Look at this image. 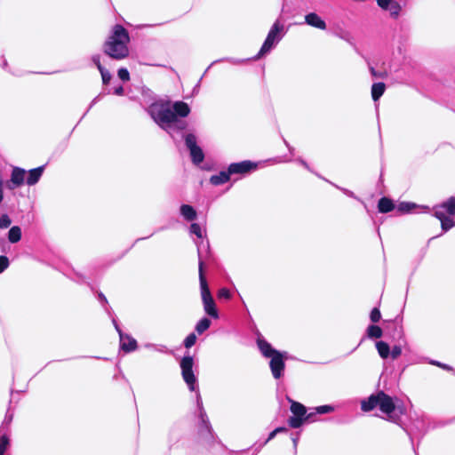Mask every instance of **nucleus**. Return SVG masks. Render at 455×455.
Wrapping results in <instances>:
<instances>
[{"label":"nucleus","mask_w":455,"mask_h":455,"mask_svg":"<svg viewBox=\"0 0 455 455\" xmlns=\"http://www.w3.org/2000/svg\"><path fill=\"white\" fill-rule=\"evenodd\" d=\"M199 282H200L201 296H202L203 302L208 301V300H212L213 298L212 296L206 277L204 275V262L202 260L199 261Z\"/></svg>","instance_id":"obj_12"},{"label":"nucleus","mask_w":455,"mask_h":455,"mask_svg":"<svg viewBox=\"0 0 455 455\" xmlns=\"http://www.w3.org/2000/svg\"><path fill=\"white\" fill-rule=\"evenodd\" d=\"M211 326V320L204 317L202 318L196 325V331L198 334H203L205 331H207Z\"/></svg>","instance_id":"obj_28"},{"label":"nucleus","mask_w":455,"mask_h":455,"mask_svg":"<svg viewBox=\"0 0 455 455\" xmlns=\"http://www.w3.org/2000/svg\"><path fill=\"white\" fill-rule=\"evenodd\" d=\"M218 297L220 299H230L231 293L230 291L228 288H221L218 291Z\"/></svg>","instance_id":"obj_41"},{"label":"nucleus","mask_w":455,"mask_h":455,"mask_svg":"<svg viewBox=\"0 0 455 455\" xmlns=\"http://www.w3.org/2000/svg\"><path fill=\"white\" fill-rule=\"evenodd\" d=\"M382 335V329L378 325L372 324L367 328V336L371 339H379Z\"/></svg>","instance_id":"obj_27"},{"label":"nucleus","mask_w":455,"mask_h":455,"mask_svg":"<svg viewBox=\"0 0 455 455\" xmlns=\"http://www.w3.org/2000/svg\"><path fill=\"white\" fill-rule=\"evenodd\" d=\"M180 214L188 221H192L197 217L196 211L189 204L180 206Z\"/></svg>","instance_id":"obj_22"},{"label":"nucleus","mask_w":455,"mask_h":455,"mask_svg":"<svg viewBox=\"0 0 455 455\" xmlns=\"http://www.w3.org/2000/svg\"><path fill=\"white\" fill-rule=\"evenodd\" d=\"M276 435V432L274 430L272 431L270 434H269V436H268V439L267 440H270L272 438L275 437V435Z\"/></svg>","instance_id":"obj_51"},{"label":"nucleus","mask_w":455,"mask_h":455,"mask_svg":"<svg viewBox=\"0 0 455 455\" xmlns=\"http://www.w3.org/2000/svg\"><path fill=\"white\" fill-rule=\"evenodd\" d=\"M386 90V84L382 82L375 83L371 86V98L374 101L379 100V98L384 94Z\"/></svg>","instance_id":"obj_23"},{"label":"nucleus","mask_w":455,"mask_h":455,"mask_svg":"<svg viewBox=\"0 0 455 455\" xmlns=\"http://www.w3.org/2000/svg\"><path fill=\"white\" fill-rule=\"evenodd\" d=\"M190 114V108L184 101H176L172 108L169 103H162L152 107V116L158 124H172L177 130H184L187 127L185 121L178 117H186Z\"/></svg>","instance_id":"obj_1"},{"label":"nucleus","mask_w":455,"mask_h":455,"mask_svg":"<svg viewBox=\"0 0 455 455\" xmlns=\"http://www.w3.org/2000/svg\"><path fill=\"white\" fill-rule=\"evenodd\" d=\"M4 199V192H3V181L0 180V204L3 202Z\"/></svg>","instance_id":"obj_47"},{"label":"nucleus","mask_w":455,"mask_h":455,"mask_svg":"<svg viewBox=\"0 0 455 455\" xmlns=\"http://www.w3.org/2000/svg\"><path fill=\"white\" fill-rule=\"evenodd\" d=\"M387 10H389L391 16L397 18L401 12V5L397 2L393 1Z\"/></svg>","instance_id":"obj_30"},{"label":"nucleus","mask_w":455,"mask_h":455,"mask_svg":"<svg viewBox=\"0 0 455 455\" xmlns=\"http://www.w3.org/2000/svg\"><path fill=\"white\" fill-rule=\"evenodd\" d=\"M402 354V348L399 346L393 347L392 350H390V355L393 359H396Z\"/></svg>","instance_id":"obj_42"},{"label":"nucleus","mask_w":455,"mask_h":455,"mask_svg":"<svg viewBox=\"0 0 455 455\" xmlns=\"http://www.w3.org/2000/svg\"><path fill=\"white\" fill-rule=\"evenodd\" d=\"M99 298H100L101 300H103V301H105V302H108V300H107L106 297L104 296V294H103L102 292H100V293H99Z\"/></svg>","instance_id":"obj_49"},{"label":"nucleus","mask_w":455,"mask_h":455,"mask_svg":"<svg viewBox=\"0 0 455 455\" xmlns=\"http://www.w3.org/2000/svg\"><path fill=\"white\" fill-rule=\"evenodd\" d=\"M394 0H377L378 5L383 10H387Z\"/></svg>","instance_id":"obj_43"},{"label":"nucleus","mask_w":455,"mask_h":455,"mask_svg":"<svg viewBox=\"0 0 455 455\" xmlns=\"http://www.w3.org/2000/svg\"><path fill=\"white\" fill-rule=\"evenodd\" d=\"M26 172L20 167H13L11 174V182L15 187H20L24 184Z\"/></svg>","instance_id":"obj_17"},{"label":"nucleus","mask_w":455,"mask_h":455,"mask_svg":"<svg viewBox=\"0 0 455 455\" xmlns=\"http://www.w3.org/2000/svg\"><path fill=\"white\" fill-rule=\"evenodd\" d=\"M257 168V164L250 160H244L239 163L229 164V173L232 174H246Z\"/></svg>","instance_id":"obj_9"},{"label":"nucleus","mask_w":455,"mask_h":455,"mask_svg":"<svg viewBox=\"0 0 455 455\" xmlns=\"http://www.w3.org/2000/svg\"><path fill=\"white\" fill-rule=\"evenodd\" d=\"M257 345L262 355L267 358H270L279 352L273 348L271 344L262 338L257 339Z\"/></svg>","instance_id":"obj_15"},{"label":"nucleus","mask_w":455,"mask_h":455,"mask_svg":"<svg viewBox=\"0 0 455 455\" xmlns=\"http://www.w3.org/2000/svg\"><path fill=\"white\" fill-rule=\"evenodd\" d=\"M9 266V259L6 256H0V273L4 272Z\"/></svg>","instance_id":"obj_40"},{"label":"nucleus","mask_w":455,"mask_h":455,"mask_svg":"<svg viewBox=\"0 0 455 455\" xmlns=\"http://www.w3.org/2000/svg\"><path fill=\"white\" fill-rule=\"evenodd\" d=\"M269 366L275 379H279L283 375L285 368L283 355L279 351L277 354L270 357Z\"/></svg>","instance_id":"obj_10"},{"label":"nucleus","mask_w":455,"mask_h":455,"mask_svg":"<svg viewBox=\"0 0 455 455\" xmlns=\"http://www.w3.org/2000/svg\"><path fill=\"white\" fill-rule=\"evenodd\" d=\"M435 217L440 220L443 231H448L455 225L454 221L441 210H435Z\"/></svg>","instance_id":"obj_16"},{"label":"nucleus","mask_w":455,"mask_h":455,"mask_svg":"<svg viewBox=\"0 0 455 455\" xmlns=\"http://www.w3.org/2000/svg\"><path fill=\"white\" fill-rule=\"evenodd\" d=\"M196 335L192 332L184 340V346L186 348L192 347L196 342Z\"/></svg>","instance_id":"obj_32"},{"label":"nucleus","mask_w":455,"mask_h":455,"mask_svg":"<svg viewBox=\"0 0 455 455\" xmlns=\"http://www.w3.org/2000/svg\"><path fill=\"white\" fill-rule=\"evenodd\" d=\"M194 359L191 355L184 356L180 361L181 375L191 391L195 390L196 376L193 371Z\"/></svg>","instance_id":"obj_7"},{"label":"nucleus","mask_w":455,"mask_h":455,"mask_svg":"<svg viewBox=\"0 0 455 455\" xmlns=\"http://www.w3.org/2000/svg\"><path fill=\"white\" fill-rule=\"evenodd\" d=\"M379 408L381 412L391 416L395 411V403L393 398L386 394L384 391L379 390L376 394L371 395L366 400L361 402V410L368 412L375 408Z\"/></svg>","instance_id":"obj_4"},{"label":"nucleus","mask_w":455,"mask_h":455,"mask_svg":"<svg viewBox=\"0 0 455 455\" xmlns=\"http://www.w3.org/2000/svg\"><path fill=\"white\" fill-rule=\"evenodd\" d=\"M431 364L433 365H435V366H438L445 371H452V367H451L450 365H447V364H444V363H442L440 362H436V361H431L430 362Z\"/></svg>","instance_id":"obj_44"},{"label":"nucleus","mask_w":455,"mask_h":455,"mask_svg":"<svg viewBox=\"0 0 455 455\" xmlns=\"http://www.w3.org/2000/svg\"><path fill=\"white\" fill-rule=\"evenodd\" d=\"M190 232L196 235L198 238L203 237L202 228L198 223H192L190 225Z\"/></svg>","instance_id":"obj_33"},{"label":"nucleus","mask_w":455,"mask_h":455,"mask_svg":"<svg viewBox=\"0 0 455 455\" xmlns=\"http://www.w3.org/2000/svg\"><path fill=\"white\" fill-rule=\"evenodd\" d=\"M12 220L7 214H3L0 217V228H7L10 227Z\"/></svg>","instance_id":"obj_36"},{"label":"nucleus","mask_w":455,"mask_h":455,"mask_svg":"<svg viewBox=\"0 0 455 455\" xmlns=\"http://www.w3.org/2000/svg\"><path fill=\"white\" fill-rule=\"evenodd\" d=\"M120 347L125 353H130L137 349V340L127 334L120 333Z\"/></svg>","instance_id":"obj_13"},{"label":"nucleus","mask_w":455,"mask_h":455,"mask_svg":"<svg viewBox=\"0 0 455 455\" xmlns=\"http://www.w3.org/2000/svg\"><path fill=\"white\" fill-rule=\"evenodd\" d=\"M205 313L214 319L219 318V313L214 299L203 302Z\"/></svg>","instance_id":"obj_24"},{"label":"nucleus","mask_w":455,"mask_h":455,"mask_svg":"<svg viewBox=\"0 0 455 455\" xmlns=\"http://www.w3.org/2000/svg\"><path fill=\"white\" fill-rule=\"evenodd\" d=\"M370 72L374 77H379V78H386L387 77V72L386 70L384 71H377L373 67H370Z\"/></svg>","instance_id":"obj_38"},{"label":"nucleus","mask_w":455,"mask_h":455,"mask_svg":"<svg viewBox=\"0 0 455 455\" xmlns=\"http://www.w3.org/2000/svg\"><path fill=\"white\" fill-rule=\"evenodd\" d=\"M286 430H287V429H286L285 427H277V428H275V431L276 432V434H277V433H279V432H284V431H286Z\"/></svg>","instance_id":"obj_50"},{"label":"nucleus","mask_w":455,"mask_h":455,"mask_svg":"<svg viewBox=\"0 0 455 455\" xmlns=\"http://www.w3.org/2000/svg\"><path fill=\"white\" fill-rule=\"evenodd\" d=\"M395 206L393 202L388 197H381L378 202V211L381 213H387L395 210Z\"/></svg>","instance_id":"obj_20"},{"label":"nucleus","mask_w":455,"mask_h":455,"mask_svg":"<svg viewBox=\"0 0 455 455\" xmlns=\"http://www.w3.org/2000/svg\"><path fill=\"white\" fill-rule=\"evenodd\" d=\"M92 61L93 63L96 65L97 68L99 69V71L104 69L105 68L101 65V62H100V58L99 55H94L92 57Z\"/></svg>","instance_id":"obj_45"},{"label":"nucleus","mask_w":455,"mask_h":455,"mask_svg":"<svg viewBox=\"0 0 455 455\" xmlns=\"http://www.w3.org/2000/svg\"><path fill=\"white\" fill-rule=\"evenodd\" d=\"M117 75H118V77L124 81V82H127L130 80V73L129 71L124 68H122L120 69H118V72H117Z\"/></svg>","instance_id":"obj_37"},{"label":"nucleus","mask_w":455,"mask_h":455,"mask_svg":"<svg viewBox=\"0 0 455 455\" xmlns=\"http://www.w3.org/2000/svg\"><path fill=\"white\" fill-rule=\"evenodd\" d=\"M283 26L279 21H275L270 28L259 53L254 57V60H259L272 49L275 41L281 38L280 34L283 32Z\"/></svg>","instance_id":"obj_5"},{"label":"nucleus","mask_w":455,"mask_h":455,"mask_svg":"<svg viewBox=\"0 0 455 455\" xmlns=\"http://www.w3.org/2000/svg\"><path fill=\"white\" fill-rule=\"evenodd\" d=\"M44 171V165L29 170L28 175V178L26 180L27 184L28 186H33V185L36 184L39 181L41 176L43 175Z\"/></svg>","instance_id":"obj_18"},{"label":"nucleus","mask_w":455,"mask_h":455,"mask_svg":"<svg viewBox=\"0 0 455 455\" xmlns=\"http://www.w3.org/2000/svg\"><path fill=\"white\" fill-rule=\"evenodd\" d=\"M230 175L229 170L228 169L227 172L223 171L217 175H212L210 178V182L214 186L224 184L230 180Z\"/></svg>","instance_id":"obj_21"},{"label":"nucleus","mask_w":455,"mask_h":455,"mask_svg":"<svg viewBox=\"0 0 455 455\" xmlns=\"http://www.w3.org/2000/svg\"><path fill=\"white\" fill-rule=\"evenodd\" d=\"M315 412H310V413H307L305 414V422L307 421V420H313V418L315 417Z\"/></svg>","instance_id":"obj_46"},{"label":"nucleus","mask_w":455,"mask_h":455,"mask_svg":"<svg viewBox=\"0 0 455 455\" xmlns=\"http://www.w3.org/2000/svg\"><path fill=\"white\" fill-rule=\"evenodd\" d=\"M305 21L307 25L321 30H325L327 28L325 21L315 12L307 14Z\"/></svg>","instance_id":"obj_14"},{"label":"nucleus","mask_w":455,"mask_h":455,"mask_svg":"<svg viewBox=\"0 0 455 455\" xmlns=\"http://www.w3.org/2000/svg\"><path fill=\"white\" fill-rule=\"evenodd\" d=\"M104 84H108L111 80V74L106 68L100 71Z\"/></svg>","instance_id":"obj_39"},{"label":"nucleus","mask_w":455,"mask_h":455,"mask_svg":"<svg viewBox=\"0 0 455 455\" xmlns=\"http://www.w3.org/2000/svg\"><path fill=\"white\" fill-rule=\"evenodd\" d=\"M370 318L372 323H378L381 318V314L379 308L374 307L370 314Z\"/></svg>","instance_id":"obj_35"},{"label":"nucleus","mask_w":455,"mask_h":455,"mask_svg":"<svg viewBox=\"0 0 455 455\" xmlns=\"http://www.w3.org/2000/svg\"><path fill=\"white\" fill-rule=\"evenodd\" d=\"M334 411V408L331 405H321L315 408L316 413L326 414L331 413Z\"/></svg>","instance_id":"obj_34"},{"label":"nucleus","mask_w":455,"mask_h":455,"mask_svg":"<svg viewBox=\"0 0 455 455\" xmlns=\"http://www.w3.org/2000/svg\"><path fill=\"white\" fill-rule=\"evenodd\" d=\"M130 36L128 30L120 24L112 28L111 35L103 44V52L113 60H121L129 56Z\"/></svg>","instance_id":"obj_2"},{"label":"nucleus","mask_w":455,"mask_h":455,"mask_svg":"<svg viewBox=\"0 0 455 455\" xmlns=\"http://www.w3.org/2000/svg\"><path fill=\"white\" fill-rule=\"evenodd\" d=\"M115 93L117 95H122L124 93V88L123 86H119L115 90Z\"/></svg>","instance_id":"obj_48"},{"label":"nucleus","mask_w":455,"mask_h":455,"mask_svg":"<svg viewBox=\"0 0 455 455\" xmlns=\"http://www.w3.org/2000/svg\"><path fill=\"white\" fill-rule=\"evenodd\" d=\"M415 207L416 205L414 204L403 202L398 204L396 210L400 214H403L411 212Z\"/></svg>","instance_id":"obj_29"},{"label":"nucleus","mask_w":455,"mask_h":455,"mask_svg":"<svg viewBox=\"0 0 455 455\" xmlns=\"http://www.w3.org/2000/svg\"><path fill=\"white\" fill-rule=\"evenodd\" d=\"M199 282H200L201 296H202L203 302L208 301V300H212L213 298L212 296L206 277L204 275V262L202 260L199 261Z\"/></svg>","instance_id":"obj_11"},{"label":"nucleus","mask_w":455,"mask_h":455,"mask_svg":"<svg viewBox=\"0 0 455 455\" xmlns=\"http://www.w3.org/2000/svg\"><path fill=\"white\" fill-rule=\"evenodd\" d=\"M291 402V412L292 416L288 419V425L291 428H299L305 422V414L307 412V408L302 403L290 400Z\"/></svg>","instance_id":"obj_6"},{"label":"nucleus","mask_w":455,"mask_h":455,"mask_svg":"<svg viewBox=\"0 0 455 455\" xmlns=\"http://www.w3.org/2000/svg\"><path fill=\"white\" fill-rule=\"evenodd\" d=\"M436 210H441L449 216H455V197L451 196L445 202H443L437 206Z\"/></svg>","instance_id":"obj_19"},{"label":"nucleus","mask_w":455,"mask_h":455,"mask_svg":"<svg viewBox=\"0 0 455 455\" xmlns=\"http://www.w3.org/2000/svg\"><path fill=\"white\" fill-rule=\"evenodd\" d=\"M376 348L379 356L383 359H387L390 355V347L389 345L385 341H378L376 343Z\"/></svg>","instance_id":"obj_26"},{"label":"nucleus","mask_w":455,"mask_h":455,"mask_svg":"<svg viewBox=\"0 0 455 455\" xmlns=\"http://www.w3.org/2000/svg\"><path fill=\"white\" fill-rule=\"evenodd\" d=\"M10 444V440L7 435L0 437V455H4Z\"/></svg>","instance_id":"obj_31"},{"label":"nucleus","mask_w":455,"mask_h":455,"mask_svg":"<svg viewBox=\"0 0 455 455\" xmlns=\"http://www.w3.org/2000/svg\"><path fill=\"white\" fill-rule=\"evenodd\" d=\"M379 408L381 412L391 416L395 411V403L393 398L386 394L384 391L379 390L376 394L371 395L366 400L361 402V410L368 412L375 408Z\"/></svg>","instance_id":"obj_3"},{"label":"nucleus","mask_w":455,"mask_h":455,"mask_svg":"<svg viewBox=\"0 0 455 455\" xmlns=\"http://www.w3.org/2000/svg\"><path fill=\"white\" fill-rule=\"evenodd\" d=\"M185 143L189 149L192 162L195 164H201L204 159V154L202 148L196 144V138L194 134L188 133L185 138Z\"/></svg>","instance_id":"obj_8"},{"label":"nucleus","mask_w":455,"mask_h":455,"mask_svg":"<svg viewBox=\"0 0 455 455\" xmlns=\"http://www.w3.org/2000/svg\"><path fill=\"white\" fill-rule=\"evenodd\" d=\"M21 239V229L19 226H13L8 232V240L12 243H18Z\"/></svg>","instance_id":"obj_25"}]
</instances>
